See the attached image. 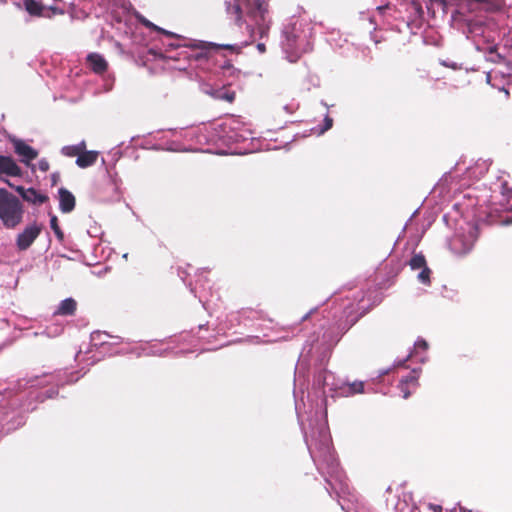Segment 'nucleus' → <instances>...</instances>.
<instances>
[{
	"mask_svg": "<svg viewBox=\"0 0 512 512\" xmlns=\"http://www.w3.org/2000/svg\"><path fill=\"white\" fill-rule=\"evenodd\" d=\"M227 13L234 17L237 24H240L244 17H249L257 26V33L260 38L267 36L269 24L266 21L268 5L260 0H233L226 2Z\"/></svg>",
	"mask_w": 512,
	"mask_h": 512,
	"instance_id": "obj_1",
	"label": "nucleus"
},
{
	"mask_svg": "<svg viewBox=\"0 0 512 512\" xmlns=\"http://www.w3.org/2000/svg\"><path fill=\"white\" fill-rule=\"evenodd\" d=\"M24 209L20 200L5 188H0V220L8 229H14L23 220Z\"/></svg>",
	"mask_w": 512,
	"mask_h": 512,
	"instance_id": "obj_2",
	"label": "nucleus"
},
{
	"mask_svg": "<svg viewBox=\"0 0 512 512\" xmlns=\"http://www.w3.org/2000/svg\"><path fill=\"white\" fill-rule=\"evenodd\" d=\"M282 45L287 59L291 63H296L303 54L311 50L306 37L294 31L285 33V40Z\"/></svg>",
	"mask_w": 512,
	"mask_h": 512,
	"instance_id": "obj_3",
	"label": "nucleus"
},
{
	"mask_svg": "<svg viewBox=\"0 0 512 512\" xmlns=\"http://www.w3.org/2000/svg\"><path fill=\"white\" fill-rule=\"evenodd\" d=\"M41 231L42 225L36 222L25 227V229L18 234L16 238V246L18 250H27L40 235Z\"/></svg>",
	"mask_w": 512,
	"mask_h": 512,
	"instance_id": "obj_4",
	"label": "nucleus"
},
{
	"mask_svg": "<svg viewBox=\"0 0 512 512\" xmlns=\"http://www.w3.org/2000/svg\"><path fill=\"white\" fill-rule=\"evenodd\" d=\"M11 188L15 189L17 193L23 198L24 201L34 204L41 205L49 200L46 194L38 192L34 188H25L23 186H14L9 180H4Z\"/></svg>",
	"mask_w": 512,
	"mask_h": 512,
	"instance_id": "obj_5",
	"label": "nucleus"
},
{
	"mask_svg": "<svg viewBox=\"0 0 512 512\" xmlns=\"http://www.w3.org/2000/svg\"><path fill=\"white\" fill-rule=\"evenodd\" d=\"M409 266L412 270L421 269V272L417 276L418 281L424 285H430L431 270L427 266L426 259L423 254H414L409 261Z\"/></svg>",
	"mask_w": 512,
	"mask_h": 512,
	"instance_id": "obj_6",
	"label": "nucleus"
},
{
	"mask_svg": "<svg viewBox=\"0 0 512 512\" xmlns=\"http://www.w3.org/2000/svg\"><path fill=\"white\" fill-rule=\"evenodd\" d=\"M418 380L419 374L417 373L416 370L408 372L406 376H403L400 379L398 388L402 393V397L404 399H407L412 394V392L416 390V388L419 385Z\"/></svg>",
	"mask_w": 512,
	"mask_h": 512,
	"instance_id": "obj_7",
	"label": "nucleus"
},
{
	"mask_svg": "<svg viewBox=\"0 0 512 512\" xmlns=\"http://www.w3.org/2000/svg\"><path fill=\"white\" fill-rule=\"evenodd\" d=\"M59 195V209L62 213H70L74 210L76 205L75 196L66 188L61 187L58 190Z\"/></svg>",
	"mask_w": 512,
	"mask_h": 512,
	"instance_id": "obj_8",
	"label": "nucleus"
},
{
	"mask_svg": "<svg viewBox=\"0 0 512 512\" xmlns=\"http://www.w3.org/2000/svg\"><path fill=\"white\" fill-rule=\"evenodd\" d=\"M15 152L21 157V162L29 164L30 161L34 160L38 156V152L21 140L14 142Z\"/></svg>",
	"mask_w": 512,
	"mask_h": 512,
	"instance_id": "obj_9",
	"label": "nucleus"
},
{
	"mask_svg": "<svg viewBox=\"0 0 512 512\" xmlns=\"http://www.w3.org/2000/svg\"><path fill=\"white\" fill-rule=\"evenodd\" d=\"M0 173L8 176L20 177L22 175V170L13 158L0 155Z\"/></svg>",
	"mask_w": 512,
	"mask_h": 512,
	"instance_id": "obj_10",
	"label": "nucleus"
},
{
	"mask_svg": "<svg viewBox=\"0 0 512 512\" xmlns=\"http://www.w3.org/2000/svg\"><path fill=\"white\" fill-rule=\"evenodd\" d=\"M87 63L89 64L91 70L96 74H103L108 69V63L105 58L98 53H90L88 54Z\"/></svg>",
	"mask_w": 512,
	"mask_h": 512,
	"instance_id": "obj_11",
	"label": "nucleus"
},
{
	"mask_svg": "<svg viewBox=\"0 0 512 512\" xmlns=\"http://www.w3.org/2000/svg\"><path fill=\"white\" fill-rule=\"evenodd\" d=\"M98 156V151H87L86 149H84L82 150L80 155H78V158L76 159V164L80 168H88L96 163Z\"/></svg>",
	"mask_w": 512,
	"mask_h": 512,
	"instance_id": "obj_12",
	"label": "nucleus"
},
{
	"mask_svg": "<svg viewBox=\"0 0 512 512\" xmlns=\"http://www.w3.org/2000/svg\"><path fill=\"white\" fill-rule=\"evenodd\" d=\"M77 310V302L73 298H66L62 300L54 312V315L59 316H72Z\"/></svg>",
	"mask_w": 512,
	"mask_h": 512,
	"instance_id": "obj_13",
	"label": "nucleus"
},
{
	"mask_svg": "<svg viewBox=\"0 0 512 512\" xmlns=\"http://www.w3.org/2000/svg\"><path fill=\"white\" fill-rule=\"evenodd\" d=\"M205 49H225V50H229L231 53H234V54H240L241 51H242V48H243V45H238V44H216V43H212V42H207L204 44L203 46Z\"/></svg>",
	"mask_w": 512,
	"mask_h": 512,
	"instance_id": "obj_14",
	"label": "nucleus"
},
{
	"mask_svg": "<svg viewBox=\"0 0 512 512\" xmlns=\"http://www.w3.org/2000/svg\"><path fill=\"white\" fill-rule=\"evenodd\" d=\"M86 149L85 141L80 142L77 145L64 146L61 150L62 154L67 157H77L80 155L82 150Z\"/></svg>",
	"mask_w": 512,
	"mask_h": 512,
	"instance_id": "obj_15",
	"label": "nucleus"
},
{
	"mask_svg": "<svg viewBox=\"0 0 512 512\" xmlns=\"http://www.w3.org/2000/svg\"><path fill=\"white\" fill-rule=\"evenodd\" d=\"M24 6L32 16H40L43 12V5L36 0H24Z\"/></svg>",
	"mask_w": 512,
	"mask_h": 512,
	"instance_id": "obj_16",
	"label": "nucleus"
},
{
	"mask_svg": "<svg viewBox=\"0 0 512 512\" xmlns=\"http://www.w3.org/2000/svg\"><path fill=\"white\" fill-rule=\"evenodd\" d=\"M211 95L219 100H224L228 103H232L235 100L236 94L234 91H230L227 89H218L211 93Z\"/></svg>",
	"mask_w": 512,
	"mask_h": 512,
	"instance_id": "obj_17",
	"label": "nucleus"
},
{
	"mask_svg": "<svg viewBox=\"0 0 512 512\" xmlns=\"http://www.w3.org/2000/svg\"><path fill=\"white\" fill-rule=\"evenodd\" d=\"M50 227L51 229L53 230L55 236L57 237V239L62 242L64 240V232L62 231V229L60 228L59 224H58V218L56 215H52L51 218H50Z\"/></svg>",
	"mask_w": 512,
	"mask_h": 512,
	"instance_id": "obj_18",
	"label": "nucleus"
},
{
	"mask_svg": "<svg viewBox=\"0 0 512 512\" xmlns=\"http://www.w3.org/2000/svg\"><path fill=\"white\" fill-rule=\"evenodd\" d=\"M364 391V383L362 381H354L353 383L348 385V391L350 395L363 393Z\"/></svg>",
	"mask_w": 512,
	"mask_h": 512,
	"instance_id": "obj_19",
	"label": "nucleus"
},
{
	"mask_svg": "<svg viewBox=\"0 0 512 512\" xmlns=\"http://www.w3.org/2000/svg\"><path fill=\"white\" fill-rule=\"evenodd\" d=\"M144 25H145L146 27H148V28H150V29H153L154 31H157V32H159V33H162V34H164V35H166V36H168V37H170V38H174V37H176V34H174V33H172V32H169V31H167V30H165V29H163V28H160V27L156 26L155 24L151 23L150 21H147V20H146V21L144 22Z\"/></svg>",
	"mask_w": 512,
	"mask_h": 512,
	"instance_id": "obj_20",
	"label": "nucleus"
},
{
	"mask_svg": "<svg viewBox=\"0 0 512 512\" xmlns=\"http://www.w3.org/2000/svg\"><path fill=\"white\" fill-rule=\"evenodd\" d=\"M489 61L493 63H501L504 61V57L500 53H495L488 58Z\"/></svg>",
	"mask_w": 512,
	"mask_h": 512,
	"instance_id": "obj_21",
	"label": "nucleus"
},
{
	"mask_svg": "<svg viewBox=\"0 0 512 512\" xmlns=\"http://www.w3.org/2000/svg\"><path fill=\"white\" fill-rule=\"evenodd\" d=\"M38 167L41 171L47 172L50 168V165L46 159H42L38 162Z\"/></svg>",
	"mask_w": 512,
	"mask_h": 512,
	"instance_id": "obj_22",
	"label": "nucleus"
},
{
	"mask_svg": "<svg viewBox=\"0 0 512 512\" xmlns=\"http://www.w3.org/2000/svg\"><path fill=\"white\" fill-rule=\"evenodd\" d=\"M431 3V6L437 5L441 7L443 10L446 7V1L445 0H429Z\"/></svg>",
	"mask_w": 512,
	"mask_h": 512,
	"instance_id": "obj_23",
	"label": "nucleus"
},
{
	"mask_svg": "<svg viewBox=\"0 0 512 512\" xmlns=\"http://www.w3.org/2000/svg\"><path fill=\"white\" fill-rule=\"evenodd\" d=\"M333 125V119L330 118L329 116H326L325 117V127L323 129V131H326V130H329Z\"/></svg>",
	"mask_w": 512,
	"mask_h": 512,
	"instance_id": "obj_24",
	"label": "nucleus"
},
{
	"mask_svg": "<svg viewBox=\"0 0 512 512\" xmlns=\"http://www.w3.org/2000/svg\"><path fill=\"white\" fill-rule=\"evenodd\" d=\"M221 68H222L223 70H230V69L235 70V68H234L233 64H232V63H231V61H229V60L225 61V62H224V64L221 66Z\"/></svg>",
	"mask_w": 512,
	"mask_h": 512,
	"instance_id": "obj_25",
	"label": "nucleus"
},
{
	"mask_svg": "<svg viewBox=\"0 0 512 512\" xmlns=\"http://www.w3.org/2000/svg\"><path fill=\"white\" fill-rule=\"evenodd\" d=\"M208 52H200L195 55L196 60L208 59Z\"/></svg>",
	"mask_w": 512,
	"mask_h": 512,
	"instance_id": "obj_26",
	"label": "nucleus"
},
{
	"mask_svg": "<svg viewBox=\"0 0 512 512\" xmlns=\"http://www.w3.org/2000/svg\"><path fill=\"white\" fill-rule=\"evenodd\" d=\"M430 507L433 512H442V507L440 505L431 504Z\"/></svg>",
	"mask_w": 512,
	"mask_h": 512,
	"instance_id": "obj_27",
	"label": "nucleus"
},
{
	"mask_svg": "<svg viewBox=\"0 0 512 512\" xmlns=\"http://www.w3.org/2000/svg\"><path fill=\"white\" fill-rule=\"evenodd\" d=\"M416 345H417L418 347L423 348V349H426V348L428 347L427 342H426V341H424V340L418 341V342L416 343Z\"/></svg>",
	"mask_w": 512,
	"mask_h": 512,
	"instance_id": "obj_28",
	"label": "nucleus"
},
{
	"mask_svg": "<svg viewBox=\"0 0 512 512\" xmlns=\"http://www.w3.org/2000/svg\"><path fill=\"white\" fill-rule=\"evenodd\" d=\"M257 49L261 52V53H264L266 51V46L265 44L263 43H258L257 44Z\"/></svg>",
	"mask_w": 512,
	"mask_h": 512,
	"instance_id": "obj_29",
	"label": "nucleus"
},
{
	"mask_svg": "<svg viewBox=\"0 0 512 512\" xmlns=\"http://www.w3.org/2000/svg\"><path fill=\"white\" fill-rule=\"evenodd\" d=\"M495 53H497V47L496 46H491V47L488 48L489 56H491V55H493Z\"/></svg>",
	"mask_w": 512,
	"mask_h": 512,
	"instance_id": "obj_30",
	"label": "nucleus"
},
{
	"mask_svg": "<svg viewBox=\"0 0 512 512\" xmlns=\"http://www.w3.org/2000/svg\"><path fill=\"white\" fill-rule=\"evenodd\" d=\"M34 381H35V380H28V381H26V382H25V384L23 385V388H26L28 384H31V386H33V384H32V383H33Z\"/></svg>",
	"mask_w": 512,
	"mask_h": 512,
	"instance_id": "obj_31",
	"label": "nucleus"
}]
</instances>
